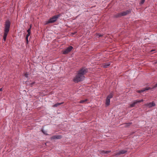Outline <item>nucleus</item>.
<instances>
[{"mask_svg":"<svg viewBox=\"0 0 157 157\" xmlns=\"http://www.w3.org/2000/svg\"><path fill=\"white\" fill-rule=\"evenodd\" d=\"M130 13V10H127L125 11H124L119 13H118L116 15V17H120L122 16H125Z\"/></svg>","mask_w":157,"mask_h":157,"instance_id":"5","label":"nucleus"},{"mask_svg":"<svg viewBox=\"0 0 157 157\" xmlns=\"http://www.w3.org/2000/svg\"><path fill=\"white\" fill-rule=\"evenodd\" d=\"M87 69L85 67L80 69L73 79L74 82H77L82 81L84 78V75L87 72Z\"/></svg>","mask_w":157,"mask_h":157,"instance_id":"1","label":"nucleus"},{"mask_svg":"<svg viewBox=\"0 0 157 157\" xmlns=\"http://www.w3.org/2000/svg\"><path fill=\"white\" fill-rule=\"evenodd\" d=\"M96 36L98 37H100L102 36H103V35L99 33L97 34H96Z\"/></svg>","mask_w":157,"mask_h":157,"instance_id":"16","label":"nucleus"},{"mask_svg":"<svg viewBox=\"0 0 157 157\" xmlns=\"http://www.w3.org/2000/svg\"><path fill=\"white\" fill-rule=\"evenodd\" d=\"M132 124V123H127L126 124L127 125H126L125 126V127H127L128 126H129L130 125V124Z\"/></svg>","mask_w":157,"mask_h":157,"instance_id":"21","label":"nucleus"},{"mask_svg":"<svg viewBox=\"0 0 157 157\" xmlns=\"http://www.w3.org/2000/svg\"><path fill=\"white\" fill-rule=\"evenodd\" d=\"M28 74L27 73H25V76L26 78H28Z\"/></svg>","mask_w":157,"mask_h":157,"instance_id":"20","label":"nucleus"},{"mask_svg":"<svg viewBox=\"0 0 157 157\" xmlns=\"http://www.w3.org/2000/svg\"><path fill=\"white\" fill-rule=\"evenodd\" d=\"M2 91V88H0V92Z\"/></svg>","mask_w":157,"mask_h":157,"instance_id":"26","label":"nucleus"},{"mask_svg":"<svg viewBox=\"0 0 157 157\" xmlns=\"http://www.w3.org/2000/svg\"><path fill=\"white\" fill-rule=\"evenodd\" d=\"M26 41L27 43L28 44V38H26Z\"/></svg>","mask_w":157,"mask_h":157,"instance_id":"24","label":"nucleus"},{"mask_svg":"<svg viewBox=\"0 0 157 157\" xmlns=\"http://www.w3.org/2000/svg\"><path fill=\"white\" fill-rule=\"evenodd\" d=\"M60 15H55L50 18L49 20L47 22V24L53 23L56 21L57 19L59 17Z\"/></svg>","mask_w":157,"mask_h":157,"instance_id":"3","label":"nucleus"},{"mask_svg":"<svg viewBox=\"0 0 157 157\" xmlns=\"http://www.w3.org/2000/svg\"><path fill=\"white\" fill-rule=\"evenodd\" d=\"M31 29H28L27 30V32L28 33H30Z\"/></svg>","mask_w":157,"mask_h":157,"instance_id":"23","label":"nucleus"},{"mask_svg":"<svg viewBox=\"0 0 157 157\" xmlns=\"http://www.w3.org/2000/svg\"><path fill=\"white\" fill-rule=\"evenodd\" d=\"M76 33V32H75L74 33H73V34H75Z\"/></svg>","mask_w":157,"mask_h":157,"instance_id":"28","label":"nucleus"},{"mask_svg":"<svg viewBox=\"0 0 157 157\" xmlns=\"http://www.w3.org/2000/svg\"><path fill=\"white\" fill-rule=\"evenodd\" d=\"M113 93H111L109 95H108L105 100V104L106 106L109 105L110 104V99L113 97Z\"/></svg>","mask_w":157,"mask_h":157,"instance_id":"4","label":"nucleus"},{"mask_svg":"<svg viewBox=\"0 0 157 157\" xmlns=\"http://www.w3.org/2000/svg\"><path fill=\"white\" fill-rule=\"evenodd\" d=\"M61 138V136L60 135L55 136L52 137V138L54 139H60Z\"/></svg>","mask_w":157,"mask_h":157,"instance_id":"13","label":"nucleus"},{"mask_svg":"<svg viewBox=\"0 0 157 157\" xmlns=\"http://www.w3.org/2000/svg\"><path fill=\"white\" fill-rule=\"evenodd\" d=\"M73 48V47L72 46H69L63 51V54L65 55L67 54L72 50Z\"/></svg>","mask_w":157,"mask_h":157,"instance_id":"6","label":"nucleus"},{"mask_svg":"<svg viewBox=\"0 0 157 157\" xmlns=\"http://www.w3.org/2000/svg\"><path fill=\"white\" fill-rule=\"evenodd\" d=\"M154 51H155V50H152L151 51V52H153Z\"/></svg>","mask_w":157,"mask_h":157,"instance_id":"27","label":"nucleus"},{"mask_svg":"<svg viewBox=\"0 0 157 157\" xmlns=\"http://www.w3.org/2000/svg\"><path fill=\"white\" fill-rule=\"evenodd\" d=\"M32 25L31 24L30 25V27H29V29H31V28H32Z\"/></svg>","mask_w":157,"mask_h":157,"instance_id":"25","label":"nucleus"},{"mask_svg":"<svg viewBox=\"0 0 157 157\" xmlns=\"http://www.w3.org/2000/svg\"><path fill=\"white\" fill-rule=\"evenodd\" d=\"M41 131L42 132H43V133L44 134H46V132H47V131H45L44 130H43V129H42V130H41Z\"/></svg>","mask_w":157,"mask_h":157,"instance_id":"18","label":"nucleus"},{"mask_svg":"<svg viewBox=\"0 0 157 157\" xmlns=\"http://www.w3.org/2000/svg\"><path fill=\"white\" fill-rule=\"evenodd\" d=\"M157 87V83L155 84V86H153L152 88H152V89H154Z\"/></svg>","mask_w":157,"mask_h":157,"instance_id":"19","label":"nucleus"},{"mask_svg":"<svg viewBox=\"0 0 157 157\" xmlns=\"http://www.w3.org/2000/svg\"><path fill=\"white\" fill-rule=\"evenodd\" d=\"M146 105L149 108H151L155 105V104L153 102H150L146 104Z\"/></svg>","mask_w":157,"mask_h":157,"instance_id":"10","label":"nucleus"},{"mask_svg":"<svg viewBox=\"0 0 157 157\" xmlns=\"http://www.w3.org/2000/svg\"><path fill=\"white\" fill-rule=\"evenodd\" d=\"M127 151L125 150H122L118 152L115 153V155H118L121 154H124L126 153Z\"/></svg>","mask_w":157,"mask_h":157,"instance_id":"8","label":"nucleus"},{"mask_svg":"<svg viewBox=\"0 0 157 157\" xmlns=\"http://www.w3.org/2000/svg\"><path fill=\"white\" fill-rule=\"evenodd\" d=\"M10 24V22L9 20H7L6 21L5 24V27L3 37L4 41H5L8 33L9 31Z\"/></svg>","mask_w":157,"mask_h":157,"instance_id":"2","label":"nucleus"},{"mask_svg":"<svg viewBox=\"0 0 157 157\" xmlns=\"http://www.w3.org/2000/svg\"><path fill=\"white\" fill-rule=\"evenodd\" d=\"M87 101V99H85L84 100H81L80 101L79 103H83L86 101Z\"/></svg>","mask_w":157,"mask_h":157,"instance_id":"15","label":"nucleus"},{"mask_svg":"<svg viewBox=\"0 0 157 157\" xmlns=\"http://www.w3.org/2000/svg\"><path fill=\"white\" fill-rule=\"evenodd\" d=\"M62 103H56V104H55V105H53L52 106V107H56L60 105L61 104H62Z\"/></svg>","mask_w":157,"mask_h":157,"instance_id":"14","label":"nucleus"},{"mask_svg":"<svg viewBox=\"0 0 157 157\" xmlns=\"http://www.w3.org/2000/svg\"><path fill=\"white\" fill-rule=\"evenodd\" d=\"M144 100L143 99H141V100H136L135 101L133 102L132 104H131L130 105V106L131 107H132L135 106V105L137 104L138 103L141 102L143 101Z\"/></svg>","mask_w":157,"mask_h":157,"instance_id":"7","label":"nucleus"},{"mask_svg":"<svg viewBox=\"0 0 157 157\" xmlns=\"http://www.w3.org/2000/svg\"><path fill=\"white\" fill-rule=\"evenodd\" d=\"M30 33H28V34L26 35V38H28V37L30 36Z\"/></svg>","mask_w":157,"mask_h":157,"instance_id":"22","label":"nucleus"},{"mask_svg":"<svg viewBox=\"0 0 157 157\" xmlns=\"http://www.w3.org/2000/svg\"><path fill=\"white\" fill-rule=\"evenodd\" d=\"M34 83H35V82H33L32 83V84H34Z\"/></svg>","mask_w":157,"mask_h":157,"instance_id":"29","label":"nucleus"},{"mask_svg":"<svg viewBox=\"0 0 157 157\" xmlns=\"http://www.w3.org/2000/svg\"><path fill=\"white\" fill-rule=\"evenodd\" d=\"M151 89H152L150 87H146L145 88H144L142 90H137L136 91V92L138 93H140L141 92H143L145 91V90H150Z\"/></svg>","mask_w":157,"mask_h":157,"instance_id":"9","label":"nucleus"},{"mask_svg":"<svg viewBox=\"0 0 157 157\" xmlns=\"http://www.w3.org/2000/svg\"><path fill=\"white\" fill-rule=\"evenodd\" d=\"M110 151H105L104 150H102L100 151V153L102 155L104 154H108L110 152Z\"/></svg>","mask_w":157,"mask_h":157,"instance_id":"12","label":"nucleus"},{"mask_svg":"<svg viewBox=\"0 0 157 157\" xmlns=\"http://www.w3.org/2000/svg\"><path fill=\"white\" fill-rule=\"evenodd\" d=\"M145 0H141L140 2V4L141 5L143 4Z\"/></svg>","mask_w":157,"mask_h":157,"instance_id":"17","label":"nucleus"},{"mask_svg":"<svg viewBox=\"0 0 157 157\" xmlns=\"http://www.w3.org/2000/svg\"><path fill=\"white\" fill-rule=\"evenodd\" d=\"M110 65V63H104L102 64V67L104 68H107Z\"/></svg>","mask_w":157,"mask_h":157,"instance_id":"11","label":"nucleus"}]
</instances>
